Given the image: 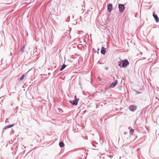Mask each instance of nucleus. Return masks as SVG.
<instances>
[{
  "label": "nucleus",
  "instance_id": "nucleus-1",
  "mask_svg": "<svg viewBox=\"0 0 159 159\" xmlns=\"http://www.w3.org/2000/svg\"><path fill=\"white\" fill-rule=\"evenodd\" d=\"M129 64V62L127 60H124L120 62L119 66L120 67H126Z\"/></svg>",
  "mask_w": 159,
  "mask_h": 159
},
{
  "label": "nucleus",
  "instance_id": "nucleus-2",
  "mask_svg": "<svg viewBox=\"0 0 159 159\" xmlns=\"http://www.w3.org/2000/svg\"><path fill=\"white\" fill-rule=\"evenodd\" d=\"M137 109V107L134 105H132L129 106V109L131 111H134Z\"/></svg>",
  "mask_w": 159,
  "mask_h": 159
},
{
  "label": "nucleus",
  "instance_id": "nucleus-3",
  "mask_svg": "<svg viewBox=\"0 0 159 159\" xmlns=\"http://www.w3.org/2000/svg\"><path fill=\"white\" fill-rule=\"evenodd\" d=\"M119 8L120 11H124V5L122 4H119Z\"/></svg>",
  "mask_w": 159,
  "mask_h": 159
},
{
  "label": "nucleus",
  "instance_id": "nucleus-4",
  "mask_svg": "<svg viewBox=\"0 0 159 159\" xmlns=\"http://www.w3.org/2000/svg\"><path fill=\"white\" fill-rule=\"evenodd\" d=\"M108 10L109 12H111L112 9V4H109L107 6Z\"/></svg>",
  "mask_w": 159,
  "mask_h": 159
},
{
  "label": "nucleus",
  "instance_id": "nucleus-5",
  "mask_svg": "<svg viewBox=\"0 0 159 159\" xmlns=\"http://www.w3.org/2000/svg\"><path fill=\"white\" fill-rule=\"evenodd\" d=\"M117 83V80H115L114 82H113L110 85V88H114L115 86H116Z\"/></svg>",
  "mask_w": 159,
  "mask_h": 159
},
{
  "label": "nucleus",
  "instance_id": "nucleus-6",
  "mask_svg": "<svg viewBox=\"0 0 159 159\" xmlns=\"http://www.w3.org/2000/svg\"><path fill=\"white\" fill-rule=\"evenodd\" d=\"M153 16L154 18H155L156 21L157 22H158L159 21V19L157 15L156 14H155L154 12H153Z\"/></svg>",
  "mask_w": 159,
  "mask_h": 159
},
{
  "label": "nucleus",
  "instance_id": "nucleus-7",
  "mask_svg": "<svg viewBox=\"0 0 159 159\" xmlns=\"http://www.w3.org/2000/svg\"><path fill=\"white\" fill-rule=\"evenodd\" d=\"M101 52L102 54H105L106 52V48L103 47H102V48Z\"/></svg>",
  "mask_w": 159,
  "mask_h": 159
},
{
  "label": "nucleus",
  "instance_id": "nucleus-8",
  "mask_svg": "<svg viewBox=\"0 0 159 159\" xmlns=\"http://www.w3.org/2000/svg\"><path fill=\"white\" fill-rule=\"evenodd\" d=\"M70 103H71L72 105L75 106L77 105L78 103L77 102V101L75 100V99L74 100L70 101Z\"/></svg>",
  "mask_w": 159,
  "mask_h": 159
},
{
  "label": "nucleus",
  "instance_id": "nucleus-9",
  "mask_svg": "<svg viewBox=\"0 0 159 159\" xmlns=\"http://www.w3.org/2000/svg\"><path fill=\"white\" fill-rule=\"evenodd\" d=\"M59 146L61 147H64V143L62 142H60L59 143Z\"/></svg>",
  "mask_w": 159,
  "mask_h": 159
},
{
  "label": "nucleus",
  "instance_id": "nucleus-10",
  "mask_svg": "<svg viewBox=\"0 0 159 159\" xmlns=\"http://www.w3.org/2000/svg\"><path fill=\"white\" fill-rule=\"evenodd\" d=\"M66 65L64 64H63L62 66L60 69V70L62 71V70H63L64 69H65V68L66 67Z\"/></svg>",
  "mask_w": 159,
  "mask_h": 159
},
{
  "label": "nucleus",
  "instance_id": "nucleus-11",
  "mask_svg": "<svg viewBox=\"0 0 159 159\" xmlns=\"http://www.w3.org/2000/svg\"><path fill=\"white\" fill-rule=\"evenodd\" d=\"M14 125H8L7 126H6V129L9 128H11L14 126Z\"/></svg>",
  "mask_w": 159,
  "mask_h": 159
},
{
  "label": "nucleus",
  "instance_id": "nucleus-12",
  "mask_svg": "<svg viewBox=\"0 0 159 159\" xmlns=\"http://www.w3.org/2000/svg\"><path fill=\"white\" fill-rule=\"evenodd\" d=\"M24 76H25L24 75H22V76H21V77H20V78H19V80H22L24 79Z\"/></svg>",
  "mask_w": 159,
  "mask_h": 159
},
{
  "label": "nucleus",
  "instance_id": "nucleus-13",
  "mask_svg": "<svg viewBox=\"0 0 159 159\" xmlns=\"http://www.w3.org/2000/svg\"><path fill=\"white\" fill-rule=\"evenodd\" d=\"M134 130L132 129H130V133H131L132 134L134 132Z\"/></svg>",
  "mask_w": 159,
  "mask_h": 159
},
{
  "label": "nucleus",
  "instance_id": "nucleus-14",
  "mask_svg": "<svg viewBox=\"0 0 159 159\" xmlns=\"http://www.w3.org/2000/svg\"><path fill=\"white\" fill-rule=\"evenodd\" d=\"M24 47L21 48L20 50L21 51L24 52Z\"/></svg>",
  "mask_w": 159,
  "mask_h": 159
},
{
  "label": "nucleus",
  "instance_id": "nucleus-15",
  "mask_svg": "<svg viewBox=\"0 0 159 159\" xmlns=\"http://www.w3.org/2000/svg\"><path fill=\"white\" fill-rule=\"evenodd\" d=\"M75 100L77 101V102L78 103V101L79 100V98H77L76 99H75Z\"/></svg>",
  "mask_w": 159,
  "mask_h": 159
},
{
  "label": "nucleus",
  "instance_id": "nucleus-16",
  "mask_svg": "<svg viewBox=\"0 0 159 159\" xmlns=\"http://www.w3.org/2000/svg\"><path fill=\"white\" fill-rule=\"evenodd\" d=\"M77 97L76 95H75V99H77Z\"/></svg>",
  "mask_w": 159,
  "mask_h": 159
},
{
  "label": "nucleus",
  "instance_id": "nucleus-17",
  "mask_svg": "<svg viewBox=\"0 0 159 159\" xmlns=\"http://www.w3.org/2000/svg\"><path fill=\"white\" fill-rule=\"evenodd\" d=\"M98 80H99V81H100V80H100V78H98Z\"/></svg>",
  "mask_w": 159,
  "mask_h": 159
},
{
  "label": "nucleus",
  "instance_id": "nucleus-18",
  "mask_svg": "<svg viewBox=\"0 0 159 159\" xmlns=\"http://www.w3.org/2000/svg\"><path fill=\"white\" fill-rule=\"evenodd\" d=\"M99 48H98V50H99Z\"/></svg>",
  "mask_w": 159,
  "mask_h": 159
}]
</instances>
